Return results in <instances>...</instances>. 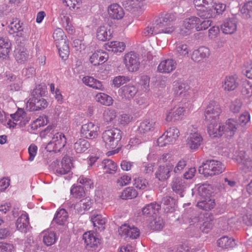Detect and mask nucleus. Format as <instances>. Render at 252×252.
I'll return each mask as SVG.
<instances>
[{"label": "nucleus", "mask_w": 252, "mask_h": 252, "mask_svg": "<svg viewBox=\"0 0 252 252\" xmlns=\"http://www.w3.org/2000/svg\"><path fill=\"white\" fill-rule=\"evenodd\" d=\"M176 68L175 64H158V71L160 73H169Z\"/></svg>", "instance_id": "052dcab7"}, {"label": "nucleus", "mask_w": 252, "mask_h": 252, "mask_svg": "<svg viewBox=\"0 0 252 252\" xmlns=\"http://www.w3.org/2000/svg\"><path fill=\"white\" fill-rule=\"evenodd\" d=\"M104 121L106 122H111L116 117V112L114 110L106 108L103 112Z\"/></svg>", "instance_id": "13d9d810"}, {"label": "nucleus", "mask_w": 252, "mask_h": 252, "mask_svg": "<svg viewBox=\"0 0 252 252\" xmlns=\"http://www.w3.org/2000/svg\"><path fill=\"white\" fill-rule=\"evenodd\" d=\"M210 5L213 9V13L216 11V12L218 14H221L226 8V5L222 3H212L211 1Z\"/></svg>", "instance_id": "69168bd1"}, {"label": "nucleus", "mask_w": 252, "mask_h": 252, "mask_svg": "<svg viewBox=\"0 0 252 252\" xmlns=\"http://www.w3.org/2000/svg\"><path fill=\"white\" fill-rule=\"evenodd\" d=\"M137 93V89L133 85H126L119 90V95L125 99L132 98Z\"/></svg>", "instance_id": "bb28decb"}, {"label": "nucleus", "mask_w": 252, "mask_h": 252, "mask_svg": "<svg viewBox=\"0 0 252 252\" xmlns=\"http://www.w3.org/2000/svg\"><path fill=\"white\" fill-rule=\"evenodd\" d=\"M165 78L162 76H157L153 79L152 84L158 89L164 88L166 86Z\"/></svg>", "instance_id": "0e129e2a"}, {"label": "nucleus", "mask_w": 252, "mask_h": 252, "mask_svg": "<svg viewBox=\"0 0 252 252\" xmlns=\"http://www.w3.org/2000/svg\"><path fill=\"white\" fill-rule=\"evenodd\" d=\"M237 129V124L236 121L233 119H229L227 120L225 124V128L224 129L227 135L232 136Z\"/></svg>", "instance_id": "de8ad7c7"}, {"label": "nucleus", "mask_w": 252, "mask_h": 252, "mask_svg": "<svg viewBox=\"0 0 252 252\" xmlns=\"http://www.w3.org/2000/svg\"><path fill=\"white\" fill-rule=\"evenodd\" d=\"M82 81L86 85L94 89L101 91L104 90L102 83L92 77L85 76L82 79Z\"/></svg>", "instance_id": "c9c22d12"}, {"label": "nucleus", "mask_w": 252, "mask_h": 252, "mask_svg": "<svg viewBox=\"0 0 252 252\" xmlns=\"http://www.w3.org/2000/svg\"><path fill=\"white\" fill-rule=\"evenodd\" d=\"M202 168V173L205 176H212L222 173L225 170L224 165L220 161L216 160H207L199 167L200 172Z\"/></svg>", "instance_id": "39448f33"}, {"label": "nucleus", "mask_w": 252, "mask_h": 252, "mask_svg": "<svg viewBox=\"0 0 252 252\" xmlns=\"http://www.w3.org/2000/svg\"><path fill=\"white\" fill-rule=\"evenodd\" d=\"M188 49L187 45L182 44L176 47V58L182 59L188 54Z\"/></svg>", "instance_id": "bf43d9fd"}, {"label": "nucleus", "mask_w": 252, "mask_h": 252, "mask_svg": "<svg viewBox=\"0 0 252 252\" xmlns=\"http://www.w3.org/2000/svg\"><path fill=\"white\" fill-rule=\"evenodd\" d=\"M239 157L242 170L245 173L252 172V159L243 151L240 152Z\"/></svg>", "instance_id": "393cba45"}, {"label": "nucleus", "mask_w": 252, "mask_h": 252, "mask_svg": "<svg viewBox=\"0 0 252 252\" xmlns=\"http://www.w3.org/2000/svg\"><path fill=\"white\" fill-rule=\"evenodd\" d=\"M239 86L237 78L233 75L225 77L221 82V87L225 92L229 93L235 91Z\"/></svg>", "instance_id": "2eb2a0df"}, {"label": "nucleus", "mask_w": 252, "mask_h": 252, "mask_svg": "<svg viewBox=\"0 0 252 252\" xmlns=\"http://www.w3.org/2000/svg\"><path fill=\"white\" fill-rule=\"evenodd\" d=\"M189 84L185 81L178 80L173 82V91L175 94L179 95L183 99H187L189 97Z\"/></svg>", "instance_id": "ddd939ff"}, {"label": "nucleus", "mask_w": 252, "mask_h": 252, "mask_svg": "<svg viewBox=\"0 0 252 252\" xmlns=\"http://www.w3.org/2000/svg\"><path fill=\"white\" fill-rule=\"evenodd\" d=\"M11 43L7 37L0 38V58H8L11 50Z\"/></svg>", "instance_id": "a878e982"}, {"label": "nucleus", "mask_w": 252, "mask_h": 252, "mask_svg": "<svg viewBox=\"0 0 252 252\" xmlns=\"http://www.w3.org/2000/svg\"><path fill=\"white\" fill-rule=\"evenodd\" d=\"M108 13L110 18L117 20L122 19L125 14L122 7L117 3L111 4L108 7Z\"/></svg>", "instance_id": "b1692460"}, {"label": "nucleus", "mask_w": 252, "mask_h": 252, "mask_svg": "<svg viewBox=\"0 0 252 252\" xmlns=\"http://www.w3.org/2000/svg\"><path fill=\"white\" fill-rule=\"evenodd\" d=\"M105 49L114 53H121L124 51L126 45L124 42L112 41L105 44Z\"/></svg>", "instance_id": "473e14b6"}, {"label": "nucleus", "mask_w": 252, "mask_h": 252, "mask_svg": "<svg viewBox=\"0 0 252 252\" xmlns=\"http://www.w3.org/2000/svg\"><path fill=\"white\" fill-rule=\"evenodd\" d=\"M209 55V49L206 47L202 46L193 52L191 59L194 62H199Z\"/></svg>", "instance_id": "2f4dec72"}, {"label": "nucleus", "mask_w": 252, "mask_h": 252, "mask_svg": "<svg viewBox=\"0 0 252 252\" xmlns=\"http://www.w3.org/2000/svg\"><path fill=\"white\" fill-rule=\"evenodd\" d=\"M148 185L147 181L142 177H138L134 180V186L137 189H144Z\"/></svg>", "instance_id": "e2e57ef3"}, {"label": "nucleus", "mask_w": 252, "mask_h": 252, "mask_svg": "<svg viewBox=\"0 0 252 252\" xmlns=\"http://www.w3.org/2000/svg\"><path fill=\"white\" fill-rule=\"evenodd\" d=\"M172 144L168 137L166 136V134L164 132L157 140V144L159 147H163L166 145Z\"/></svg>", "instance_id": "774afa93"}, {"label": "nucleus", "mask_w": 252, "mask_h": 252, "mask_svg": "<svg viewBox=\"0 0 252 252\" xmlns=\"http://www.w3.org/2000/svg\"><path fill=\"white\" fill-rule=\"evenodd\" d=\"M72 163L68 157H64L60 164L59 161L56 160L51 164V167L57 175H64L70 172Z\"/></svg>", "instance_id": "f8f14e48"}, {"label": "nucleus", "mask_w": 252, "mask_h": 252, "mask_svg": "<svg viewBox=\"0 0 252 252\" xmlns=\"http://www.w3.org/2000/svg\"><path fill=\"white\" fill-rule=\"evenodd\" d=\"M66 138L61 132L54 134L51 141L48 144L46 149L48 151L55 153L60 152L65 145Z\"/></svg>", "instance_id": "9b49d317"}, {"label": "nucleus", "mask_w": 252, "mask_h": 252, "mask_svg": "<svg viewBox=\"0 0 252 252\" xmlns=\"http://www.w3.org/2000/svg\"><path fill=\"white\" fill-rule=\"evenodd\" d=\"M171 189L176 193L182 194L186 188L185 182L180 178H175L172 179L171 183ZM183 196L182 195H181Z\"/></svg>", "instance_id": "72a5a7b5"}, {"label": "nucleus", "mask_w": 252, "mask_h": 252, "mask_svg": "<svg viewBox=\"0 0 252 252\" xmlns=\"http://www.w3.org/2000/svg\"><path fill=\"white\" fill-rule=\"evenodd\" d=\"M198 194L201 197V200L198 202L197 206L202 210L208 211L214 208L215 202L214 199L210 198L209 190L204 186H200L198 188Z\"/></svg>", "instance_id": "6e6552de"}, {"label": "nucleus", "mask_w": 252, "mask_h": 252, "mask_svg": "<svg viewBox=\"0 0 252 252\" xmlns=\"http://www.w3.org/2000/svg\"><path fill=\"white\" fill-rule=\"evenodd\" d=\"M164 133L172 143L177 140L180 134L179 129L175 126L169 127Z\"/></svg>", "instance_id": "8fccbe9b"}, {"label": "nucleus", "mask_w": 252, "mask_h": 252, "mask_svg": "<svg viewBox=\"0 0 252 252\" xmlns=\"http://www.w3.org/2000/svg\"><path fill=\"white\" fill-rule=\"evenodd\" d=\"M42 235L44 243L48 246L55 244L58 239L56 234L49 229L43 231L42 232Z\"/></svg>", "instance_id": "f704fd0d"}, {"label": "nucleus", "mask_w": 252, "mask_h": 252, "mask_svg": "<svg viewBox=\"0 0 252 252\" xmlns=\"http://www.w3.org/2000/svg\"><path fill=\"white\" fill-rule=\"evenodd\" d=\"M10 116L13 120H9L6 123V126L9 128H13L15 127L16 125L23 127L25 126L30 120V117L27 113L22 108H18L17 111Z\"/></svg>", "instance_id": "0eeeda50"}, {"label": "nucleus", "mask_w": 252, "mask_h": 252, "mask_svg": "<svg viewBox=\"0 0 252 252\" xmlns=\"http://www.w3.org/2000/svg\"><path fill=\"white\" fill-rule=\"evenodd\" d=\"M59 49L60 57L62 58L63 61H66L69 54V46L66 41H63V44L61 45V43L56 45Z\"/></svg>", "instance_id": "c03bdc74"}, {"label": "nucleus", "mask_w": 252, "mask_h": 252, "mask_svg": "<svg viewBox=\"0 0 252 252\" xmlns=\"http://www.w3.org/2000/svg\"><path fill=\"white\" fill-rule=\"evenodd\" d=\"M137 195V191L132 187H127L121 192L119 197L123 200H127L135 198Z\"/></svg>", "instance_id": "79ce46f5"}, {"label": "nucleus", "mask_w": 252, "mask_h": 252, "mask_svg": "<svg viewBox=\"0 0 252 252\" xmlns=\"http://www.w3.org/2000/svg\"><path fill=\"white\" fill-rule=\"evenodd\" d=\"M160 209V205L156 202H152L142 208V214L147 217H154L158 213Z\"/></svg>", "instance_id": "c85d7f7f"}, {"label": "nucleus", "mask_w": 252, "mask_h": 252, "mask_svg": "<svg viewBox=\"0 0 252 252\" xmlns=\"http://www.w3.org/2000/svg\"><path fill=\"white\" fill-rule=\"evenodd\" d=\"M124 63H141L140 58L135 52L131 51L126 54L124 58Z\"/></svg>", "instance_id": "603ef678"}, {"label": "nucleus", "mask_w": 252, "mask_h": 252, "mask_svg": "<svg viewBox=\"0 0 252 252\" xmlns=\"http://www.w3.org/2000/svg\"><path fill=\"white\" fill-rule=\"evenodd\" d=\"M30 225L29 218L27 213H23L17 220L16 226L18 230L26 233Z\"/></svg>", "instance_id": "cd10ccee"}, {"label": "nucleus", "mask_w": 252, "mask_h": 252, "mask_svg": "<svg viewBox=\"0 0 252 252\" xmlns=\"http://www.w3.org/2000/svg\"><path fill=\"white\" fill-rule=\"evenodd\" d=\"M25 42L19 39L16 40L17 46H20V48H17L15 53V58L18 63H24L27 61L29 58V55L26 52L24 48Z\"/></svg>", "instance_id": "412c9836"}, {"label": "nucleus", "mask_w": 252, "mask_h": 252, "mask_svg": "<svg viewBox=\"0 0 252 252\" xmlns=\"http://www.w3.org/2000/svg\"><path fill=\"white\" fill-rule=\"evenodd\" d=\"M94 99L96 101L105 106H110L113 102V100L110 96L102 93L97 94Z\"/></svg>", "instance_id": "a19ab883"}, {"label": "nucleus", "mask_w": 252, "mask_h": 252, "mask_svg": "<svg viewBox=\"0 0 252 252\" xmlns=\"http://www.w3.org/2000/svg\"><path fill=\"white\" fill-rule=\"evenodd\" d=\"M176 16L173 13L161 14L151 26H148L144 31L145 36H150L159 33H170L174 30L173 26L176 20Z\"/></svg>", "instance_id": "f257e3e1"}, {"label": "nucleus", "mask_w": 252, "mask_h": 252, "mask_svg": "<svg viewBox=\"0 0 252 252\" xmlns=\"http://www.w3.org/2000/svg\"><path fill=\"white\" fill-rule=\"evenodd\" d=\"M197 11V15L203 19H209L213 16V9L211 5L199 8Z\"/></svg>", "instance_id": "49530a36"}, {"label": "nucleus", "mask_w": 252, "mask_h": 252, "mask_svg": "<svg viewBox=\"0 0 252 252\" xmlns=\"http://www.w3.org/2000/svg\"><path fill=\"white\" fill-rule=\"evenodd\" d=\"M243 18L248 19L252 17V1L245 3L240 10Z\"/></svg>", "instance_id": "3c124183"}, {"label": "nucleus", "mask_w": 252, "mask_h": 252, "mask_svg": "<svg viewBox=\"0 0 252 252\" xmlns=\"http://www.w3.org/2000/svg\"><path fill=\"white\" fill-rule=\"evenodd\" d=\"M242 94L246 97H249L252 95V85L247 80L243 82L240 88Z\"/></svg>", "instance_id": "864d4df0"}, {"label": "nucleus", "mask_w": 252, "mask_h": 252, "mask_svg": "<svg viewBox=\"0 0 252 252\" xmlns=\"http://www.w3.org/2000/svg\"><path fill=\"white\" fill-rule=\"evenodd\" d=\"M192 108L193 105L190 101L184 102L182 100L179 105L172 106L166 109L164 113V120L167 123L182 121Z\"/></svg>", "instance_id": "f03ea898"}, {"label": "nucleus", "mask_w": 252, "mask_h": 252, "mask_svg": "<svg viewBox=\"0 0 252 252\" xmlns=\"http://www.w3.org/2000/svg\"><path fill=\"white\" fill-rule=\"evenodd\" d=\"M198 22H199V18L196 16H191L185 19L183 23V28H184L185 30L182 29L180 33L183 35H186L189 33L190 30L193 28L196 30Z\"/></svg>", "instance_id": "a211bd4d"}, {"label": "nucleus", "mask_w": 252, "mask_h": 252, "mask_svg": "<svg viewBox=\"0 0 252 252\" xmlns=\"http://www.w3.org/2000/svg\"><path fill=\"white\" fill-rule=\"evenodd\" d=\"M102 164L104 172L108 174H115L118 169V165L116 162L110 159H104Z\"/></svg>", "instance_id": "e433bc0d"}, {"label": "nucleus", "mask_w": 252, "mask_h": 252, "mask_svg": "<svg viewBox=\"0 0 252 252\" xmlns=\"http://www.w3.org/2000/svg\"><path fill=\"white\" fill-rule=\"evenodd\" d=\"M48 103L46 100L42 97H31L28 101L27 105L31 111H37L45 109L48 106Z\"/></svg>", "instance_id": "f3484780"}, {"label": "nucleus", "mask_w": 252, "mask_h": 252, "mask_svg": "<svg viewBox=\"0 0 252 252\" xmlns=\"http://www.w3.org/2000/svg\"><path fill=\"white\" fill-rule=\"evenodd\" d=\"M131 181V177L126 174H123L120 175L115 181L116 186L118 188H123L128 185Z\"/></svg>", "instance_id": "09e8293b"}, {"label": "nucleus", "mask_w": 252, "mask_h": 252, "mask_svg": "<svg viewBox=\"0 0 252 252\" xmlns=\"http://www.w3.org/2000/svg\"><path fill=\"white\" fill-rule=\"evenodd\" d=\"M130 79L128 76H118L115 77L113 80V84L115 87L119 88L121 85L129 82Z\"/></svg>", "instance_id": "680f3d73"}, {"label": "nucleus", "mask_w": 252, "mask_h": 252, "mask_svg": "<svg viewBox=\"0 0 252 252\" xmlns=\"http://www.w3.org/2000/svg\"><path fill=\"white\" fill-rule=\"evenodd\" d=\"M221 113V109L220 104L216 101H211L204 112L205 121L211 122L218 120Z\"/></svg>", "instance_id": "1a4fd4ad"}, {"label": "nucleus", "mask_w": 252, "mask_h": 252, "mask_svg": "<svg viewBox=\"0 0 252 252\" xmlns=\"http://www.w3.org/2000/svg\"><path fill=\"white\" fill-rule=\"evenodd\" d=\"M158 166L155 176L159 181H164L170 177V173L174 167V160L168 153L163 154L158 160Z\"/></svg>", "instance_id": "7ed1b4c3"}, {"label": "nucleus", "mask_w": 252, "mask_h": 252, "mask_svg": "<svg viewBox=\"0 0 252 252\" xmlns=\"http://www.w3.org/2000/svg\"><path fill=\"white\" fill-rule=\"evenodd\" d=\"M156 124L150 120H146L141 122L138 126V132L141 136L149 135L155 129Z\"/></svg>", "instance_id": "6ab92c4d"}, {"label": "nucleus", "mask_w": 252, "mask_h": 252, "mask_svg": "<svg viewBox=\"0 0 252 252\" xmlns=\"http://www.w3.org/2000/svg\"><path fill=\"white\" fill-rule=\"evenodd\" d=\"M89 147V142L84 139H79L74 144V149L78 153H84Z\"/></svg>", "instance_id": "37998d69"}, {"label": "nucleus", "mask_w": 252, "mask_h": 252, "mask_svg": "<svg viewBox=\"0 0 252 252\" xmlns=\"http://www.w3.org/2000/svg\"><path fill=\"white\" fill-rule=\"evenodd\" d=\"M157 57L156 56L153 57L152 54L148 52L147 54L143 56L141 58H140L141 63L143 62H154V63H156L158 62H160V63H176L177 62H179V61L177 60V59H164L161 61H157Z\"/></svg>", "instance_id": "7c9ffc66"}, {"label": "nucleus", "mask_w": 252, "mask_h": 252, "mask_svg": "<svg viewBox=\"0 0 252 252\" xmlns=\"http://www.w3.org/2000/svg\"><path fill=\"white\" fill-rule=\"evenodd\" d=\"M47 124V117L45 116H40L32 123V128L36 129L46 125Z\"/></svg>", "instance_id": "4d7b16f0"}, {"label": "nucleus", "mask_w": 252, "mask_h": 252, "mask_svg": "<svg viewBox=\"0 0 252 252\" xmlns=\"http://www.w3.org/2000/svg\"><path fill=\"white\" fill-rule=\"evenodd\" d=\"M70 192L72 196L76 198H80L85 194L83 188L80 186H73L70 189Z\"/></svg>", "instance_id": "6e6d98bb"}, {"label": "nucleus", "mask_w": 252, "mask_h": 252, "mask_svg": "<svg viewBox=\"0 0 252 252\" xmlns=\"http://www.w3.org/2000/svg\"><path fill=\"white\" fill-rule=\"evenodd\" d=\"M188 132L186 144L191 150L196 151L202 144L203 137L198 131L197 127L193 125L188 127Z\"/></svg>", "instance_id": "423d86ee"}, {"label": "nucleus", "mask_w": 252, "mask_h": 252, "mask_svg": "<svg viewBox=\"0 0 252 252\" xmlns=\"http://www.w3.org/2000/svg\"><path fill=\"white\" fill-rule=\"evenodd\" d=\"M91 220L94 226L96 228V229H98L99 230L104 229L106 221L101 215L93 213Z\"/></svg>", "instance_id": "4c0bfd02"}, {"label": "nucleus", "mask_w": 252, "mask_h": 252, "mask_svg": "<svg viewBox=\"0 0 252 252\" xmlns=\"http://www.w3.org/2000/svg\"><path fill=\"white\" fill-rule=\"evenodd\" d=\"M83 239L88 249L97 248L99 244V240L96 237L95 233L92 231L85 232L83 234Z\"/></svg>", "instance_id": "4be33fe9"}, {"label": "nucleus", "mask_w": 252, "mask_h": 252, "mask_svg": "<svg viewBox=\"0 0 252 252\" xmlns=\"http://www.w3.org/2000/svg\"><path fill=\"white\" fill-rule=\"evenodd\" d=\"M92 204L93 200L89 197H87L77 203L75 207L78 212H81L83 211L89 210L91 207Z\"/></svg>", "instance_id": "a18cd8bd"}, {"label": "nucleus", "mask_w": 252, "mask_h": 252, "mask_svg": "<svg viewBox=\"0 0 252 252\" xmlns=\"http://www.w3.org/2000/svg\"><path fill=\"white\" fill-rule=\"evenodd\" d=\"M53 37L55 41H59L61 45L63 44V41H66V36L63 30L60 28L56 29L53 33Z\"/></svg>", "instance_id": "5fc2aeb1"}, {"label": "nucleus", "mask_w": 252, "mask_h": 252, "mask_svg": "<svg viewBox=\"0 0 252 252\" xmlns=\"http://www.w3.org/2000/svg\"><path fill=\"white\" fill-rule=\"evenodd\" d=\"M99 126L93 122H88L83 124L81 127L80 134L86 139H94L99 134Z\"/></svg>", "instance_id": "9d476101"}, {"label": "nucleus", "mask_w": 252, "mask_h": 252, "mask_svg": "<svg viewBox=\"0 0 252 252\" xmlns=\"http://www.w3.org/2000/svg\"><path fill=\"white\" fill-rule=\"evenodd\" d=\"M22 25V23H21L18 20L11 22L8 26V32L11 34L16 33L14 36L22 38V41H25L26 39L24 37Z\"/></svg>", "instance_id": "aec40b11"}, {"label": "nucleus", "mask_w": 252, "mask_h": 252, "mask_svg": "<svg viewBox=\"0 0 252 252\" xmlns=\"http://www.w3.org/2000/svg\"><path fill=\"white\" fill-rule=\"evenodd\" d=\"M218 246L221 248L228 249L233 247L235 242L233 238L227 236H223L217 241Z\"/></svg>", "instance_id": "ea45409f"}, {"label": "nucleus", "mask_w": 252, "mask_h": 252, "mask_svg": "<svg viewBox=\"0 0 252 252\" xmlns=\"http://www.w3.org/2000/svg\"><path fill=\"white\" fill-rule=\"evenodd\" d=\"M217 120L208 123L207 130L209 135L212 137H220L224 131L223 126L218 124Z\"/></svg>", "instance_id": "dca6fc26"}, {"label": "nucleus", "mask_w": 252, "mask_h": 252, "mask_svg": "<svg viewBox=\"0 0 252 252\" xmlns=\"http://www.w3.org/2000/svg\"><path fill=\"white\" fill-rule=\"evenodd\" d=\"M119 234L126 238H129L132 239H137L140 235L138 228L126 224L122 225L119 229Z\"/></svg>", "instance_id": "4468645a"}, {"label": "nucleus", "mask_w": 252, "mask_h": 252, "mask_svg": "<svg viewBox=\"0 0 252 252\" xmlns=\"http://www.w3.org/2000/svg\"><path fill=\"white\" fill-rule=\"evenodd\" d=\"M112 31L110 26H100L96 32V37L100 41L109 40L112 37Z\"/></svg>", "instance_id": "c756f323"}, {"label": "nucleus", "mask_w": 252, "mask_h": 252, "mask_svg": "<svg viewBox=\"0 0 252 252\" xmlns=\"http://www.w3.org/2000/svg\"><path fill=\"white\" fill-rule=\"evenodd\" d=\"M222 32L225 34H231L237 30V21L233 17L229 18L224 21L221 26Z\"/></svg>", "instance_id": "5701e85b"}, {"label": "nucleus", "mask_w": 252, "mask_h": 252, "mask_svg": "<svg viewBox=\"0 0 252 252\" xmlns=\"http://www.w3.org/2000/svg\"><path fill=\"white\" fill-rule=\"evenodd\" d=\"M102 138L107 149H114L122 138L121 131L118 128L106 130L102 133Z\"/></svg>", "instance_id": "20e7f679"}, {"label": "nucleus", "mask_w": 252, "mask_h": 252, "mask_svg": "<svg viewBox=\"0 0 252 252\" xmlns=\"http://www.w3.org/2000/svg\"><path fill=\"white\" fill-rule=\"evenodd\" d=\"M242 106V102L240 99H236L232 101L229 108L230 111L234 113H237L240 112Z\"/></svg>", "instance_id": "338daca9"}, {"label": "nucleus", "mask_w": 252, "mask_h": 252, "mask_svg": "<svg viewBox=\"0 0 252 252\" xmlns=\"http://www.w3.org/2000/svg\"><path fill=\"white\" fill-rule=\"evenodd\" d=\"M68 217V213L66 210L61 209L56 213L53 221L59 225H63L66 222Z\"/></svg>", "instance_id": "58836bf2"}]
</instances>
